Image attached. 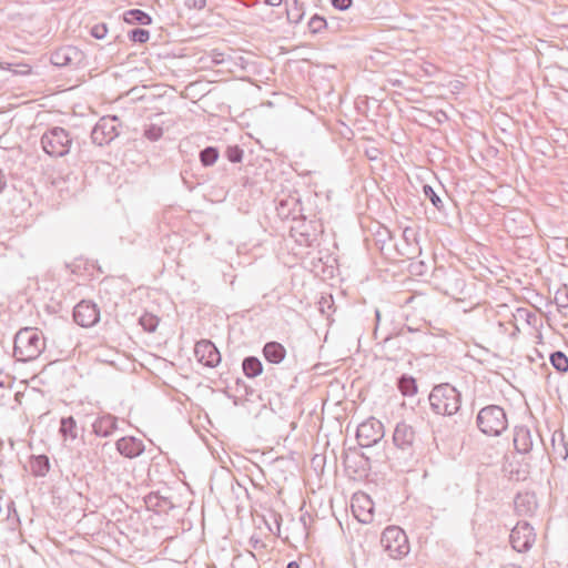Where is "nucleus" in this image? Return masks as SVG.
Here are the masks:
<instances>
[{
  "mask_svg": "<svg viewBox=\"0 0 568 568\" xmlns=\"http://www.w3.org/2000/svg\"><path fill=\"white\" fill-rule=\"evenodd\" d=\"M206 0H186L185 6L190 9L201 10L205 7Z\"/></svg>",
  "mask_w": 568,
  "mask_h": 568,
  "instance_id": "36",
  "label": "nucleus"
},
{
  "mask_svg": "<svg viewBox=\"0 0 568 568\" xmlns=\"http://www.w3.org/2000/svg\"><path fill=\"white\" fill-rule=\"evenodd\" d=\"M352 511L358 521L368 524L374 517V503L365 493H356L352 498Z\"/></svg>",
  "mask_w": 568,
  "mask_h": 568,
  "instance_id": "12",
  "label": "nucleus"
},
{
  "mask_svg": "<svg viewBox=\"0 0 568 568\" xmlns=\"http://www.w3.org/2000/svg\"><path fill=\"white\" fill-rule=\"evenodd\" d=\"M244 510V506H241V505H237L236 506V511H237V515L241 517V513Z\"/></svg>",
  "mask_w": 568,
  "mask_h": 568,
  "instance_id": "44",
  "label": "nucleus"
},
{
  "mask_svg": "<svg viewBox=\"0 0 568 568\" xmlns=\"http://www.w3.org/2000/svg\"><path fill=\"white\" fill-rule=\"evenodd\" d=\"M501 568H523V567L508 564V565L503 566Z\"/></svg>",
  "mask_w": 568,
  "mask_h": 568,
  "instance_id": "45",
  "label": "nucleus"
},
{
  "mask_svg": "<svg viewBox=\"0 0 568 568\" xmlns=\"http://www.w3.org/2000/svg\"><path fill=\"white\" fill-rule=\"evenodd\" d=\"M479 429L488 436H499L507 429L508 420L504 409L496 405L484 407L477 416Z\"/></svg>",
  "mask_w": 568,
  "mask_h": 568,
  "instance_id": "5",
  "label": "nucleus"
},
{
  "mask_svg": "<svg viewBox=\"0 0 568 568\" xmlns=\"http://www.w3.org/2000/svg\"><path fill=\"white\" fill-rule=\"evenodd\" d=\"M74 322L82 327H91L100 320V311L95 303L82 300L73 310Z\"/></svg>",
  "mask_w": 568,
  "mask_h": 568,
  "instance_id": "10",
  "label": "nucleus"
},
{
  "mask_svg": "<svg viewBox=\"0 0 568 568\" xmlns=\"http://www.w3.org/2000/svg\"><path fill=\"white\" fill-rule=\"evenodd\" d=\"M247 182H248V179H244L243 185L245 186Z\"/></svg>",
  "mask_w": 568,
  "mask_h": 568,
  "instance_id": "46",
  "label": "nucleus"
},
{
  "mask_svg": "<svg viewBox=\"0 0 568 568\" xmlns=\"http://www.w3.org/2000/svg\"><path fill=\"white\" fill-rule=\"evenodd\" d=\"M45 349L43 333L36 327L20 328L13 339V356L19 362L37 359Z\"/></svg>",
  "mask_w": 568,
  "mask_h": 568,
  "instance_id": "1",
  "label": "nucleus"
},
{
  "mask_svg": "<svg viewBox=\"0 0 568 568\" xmlns=\"http://www.w3.org/2000/svg\"><path fill=\"white\" fill-rule=\"evenodd\" d=\"M352 3L353 0H332V4L338 10H346L352 6Z\"/></svg>",
  "mask_w": 568,
  "mask_h": 568,
  "instance_id": "37",
  "label": "nucleus"
},
{
  "mask_svg": "<svg viewBox=\"0 0 568 568\" xmlns=\"http://www.w3.org/2000/svg\"><path fill=\"white\" fill-rule=\"evenodd\" d=\"M118 428V418L111 414L99 416L92 424V430L97 436L109 437Z\"/></svg>",
  "mask_w": 568,
  "mask_h": 568,
  "instance_id": "14",
  "label": "nucleus"
},
{
  "mask_svg": "<svg viewBox=\"0 0 568 568\" xmlns=\"http://www.w3.org/2000/svg\"><path fill=\"white\" fill-rule=\"evenodd\" d=\"M325 24H326L325 20L321 17H313L310 21V27L314 31H318V30L323 29L325 27Z\"/></svg>",
  "mask_w": 568,
  "mask_h": 568,
  "instance_id": "34",
  "label": "nucleus"
},
{
  "mask_svg": "<svg viewBox=\"0 0 568 568\" xmlns=\"http://www.w3.org/2000/svg\"><path fill=\"white\" fill-rule=\"evenodd\" d=\"M7 186V178L3 173V171L0 169V193L6 189Z\"/></svg>",
  "mask_w": 568,
  "mask_h": 568,
  "instance_id": "40",
  "label": "nucleus"
},
{
  "mask_svg": "<svg viewBox=\"0 0 568 568\" xmlns=\"http://www.w3.org/2000/svg\"><path fill=\"white\" fill-rule=\"evenodd\" d=\"M429 403L435 413L439 415H453L459 409V394L449 384L436 386L430 395Z\"/></svg>",
  "mask_w": 568,
  "mask_h": 568,
  "instance_id": "4",
  "label": "nucleus"
},
{
  "mask_svg": "<svg viewBox=\"0 0 568 568\" xmlns=\"http://www.w3.org/2000/svg\"><path fill=\"white\" fill-rule=\"evenodd\" d=\"M536 540L534 528L527 523H518L511 530L510 542L515 550L523 552L531 548Z\"/></svg>",
  "mask_w": 568,
  "mask_h": 568,
  "instance_id": "9",
  "label": "nucleus"
},
{
  "mask_svg": "<svg viewBox=\"0 0 568 568\" xmlns=\"http://www.w3.org/2000/svg\"><path fill=\"white\" fill-rule=\"evenodd\" d=\"M13 506V500L0 489V521L9 519L11 511L14 510Z\"/></svg>",
  "mask_w": 568,
  "mask_h": 568,
  "instance_id": "24",
  "label": "nucleus"
},
{
  "mask_svg": "<svg viewBox=\"0 0 568 568\" xmlns=\"http://www.w3.org/2000/svg\"><path fill=\"white\" fill-rule=\"evenodd\" d=\"M384 436L383 424L375 419L369 418L363 422L356 433L357 442L363 447H371L379 442Z\"/></svg>",
  "mask_w": 568,
  "mask_h": 568,
  "instance_id": "8",
  "label": "nucleus"
},
{
  "mask_svg": "<svg viewBox=\"0 0 568 568\" xmlns=\"http://www.w3.org/2000/svg\"><path fill=\"white\" fill-rule=\"evenodd\" d=\"M12 201L20 203V207H19L20 212H22L27 206H29V204L27 203L26 199L20 193H14L13 197H12Z\"/></svg>",
  "mask_w": 568,
  "mask_h": 568,
  "instance_id": "38",
  "label": "nucleus"
},
{
  "mask_svg": "<svg viewBox=\"0 0 568 568\" xmlns=\"http://www.w3.org/2000/svg\"><path fill=\"white\" fill-rule=\"evenodd\" d=\"M30 471L36 477H44L50 470V459L47 455H32L29 460Z\"/></svg>",
  "mask_w": 568,
  "mask_h": 568,
  "instance_id": "17",
  "label": "nucleus"
},
{
  "mask_svg": "<svg viewBox=\"0 0 568 568\" xmlns=\"http://www.w3.org/2000/svg\"><path fill=\"white\" fill-rule=\"evenodd\" d=\"M194 355L199 363L210 368L216 367L221 362L219 349L209 339H202L195 344Z\"/></svg>",
  "mask_w": 568,
  "mask_h": 568,
  "instance_id": "11",
  "label": "nucleus"
},
{
  "mask_svg": "<svg viewBox=\"0 0 568 568\" xmlns=\"http://www.w3.org/2000/svg\"><path fill=\"white\" fill-rule=\"evenodd\" d=\"M262 373V364L258 359L251 357V377Z\"/></svg>",
  "mask_w": 568,
  "mask_h": 568,
  "instance_id": "35",
  "label": "nucleus"
},
{
  "mask_svg": "<svg viewBox=\"0 0 568 568\" xmlns=\"http://www.w3.org/2000/svg\"><path fill=\"white\" fill-rule=\"evenodd\" d=\"M106 33L108 26L103 22L94 24L90 30V34L98 40L104 39Z\"/></svg>",
  "mask_w": 568,
  "mask_h": 568,
  "instance_id": "31",
  "label": "nucleus"
},
{
  "mask_svg": "<svg viewBox=\"0 0 568 568\" xmlns=\"http://www.w3.org/2000/svg\"><path fill=\"white\" fill-rule=\"evenodd\" d=\"M550 362L558 372H568V357L562 352L554 353L550 356Z\"/></svg>",
  "mask_w": 568,
  "mask_h": 568,
  "instance_id": "26",
  "label": "nucleus"
},
{
  "mask_svg": "<svg viewBox=\"0 0 568 568\" xmlns=\"http://www.w3.org/2000/svg\"><path fill=\"white\" fill-rule=\"evenodd\" d=\"M59 433L64 440H75L78 438V425L73 416L61 418Z\"/></svg>",
  "mask_w": 568,
  "mask_h": 568,
  "instance_id": "18",
  "label": "nucleus"
},
{
  "mask_svg": "<svg viewBox=\"0 0 568 568\" xmlns=\"http://www.w3.org/2000/svg\"><path fill=\"white\" fill-rule=\"evenodd\" d=\"M119 126L120 123L116 115L101 118L92 129V142L99 146L111 143L120 134Z\"/></svg>",
  "mask_w": 568,
  "mask_h": 568,
  "instance_id": "6",
  "label": "nucleus"
},
{
  "mask_svg": "<svg viewBox=\"0 0 568 568\" xmlns=\"http://www.w3.org/2000/svg\"><path fill=\"white\" fill-rule=\"evenodd\" d=\"M129 39L134 43H145L150 39V32L142 28H134L128 33Z\"/></svg>",
  "mask_w": 568,
  "mask_h": 568,
  "instance_id": "27",
  "label": "nucleus"
},
{
  "mask_svg": "<svg viewBox=\"0 0 568 568\" xmlns=\"http://www.w3.org/2000/svg\"><path fill=\"white\" fill-rule=\"evenodd\" d=\"M424 193L425 195L432 201V203L436 206V207H439V203L442 202L440 199L437 196V194L435 193V191L433 190L432 186L429 185H425L424 186Z\"/></svg>",
  "mask_w": 568,
  "mask_h": 568,
  "instance_id": "33",
  "label": "nucleus"
},
{
  "mask_svg": "<svg viewBox=\"0 0 568 568\" xmlns=\"http://www.w3.org/2000/svg\"><path fill=\"white\" fill-rule=\"evenodd\" d=\"M242 369L246 377H248V356L244 357L242 361Z\"/></svg>",
  "mask_w": 568,
  "mask_h": 568,
  "instance_id": "41",
  "label": "nucleus"
},
{
  "mask_svg": "<svg viewBox=\"0 0 568 568\" xmlns=\"http://www.w3.org/2000/svg\"><path fill=\"white\" fill-rule=\"evenodd\" d=\"M415 437V430L410 425L399 423L394 430L393 439L397 447L405 449L413 446Z\"/></svg>",
  "mask_w": 568,
  "mask_h": 568,
  "instance_id": "15",
  "label": "nucleus"
},
{
  "mask_svg": "<svg viewBox=\"0 0 568 568\" xmlns=\"http://www.w3.org/2000/svg\"><path fill=\"white\" fill-rule=\"evenodd\" d=\"M41 148L50 158L58 159L68 155L73 144V138L68 130L52 126L45 130L40 139Z\"/></svg>",
  "mask_w": 568,
  "mask_h": 568,
  "instance_id": "2",
  "label": "nucleus"
},
{
  "mask_svg": "<svg viewBox=\"0 0 568 568\" xmlns=\"http://www.w3.org/2000/svg\"><path fill=\"white\" fill-rule=\"evenodd\" d=\"M84 59V52L74 45L60 47L55 49L50 55L51 63L59 68H78L83 63Z\"/></svg>",
  "mask_w": 568,
  "mask_h": 568,
  "instance_id": "7",
  "label": "nucleus"
},
{
  "mask_svg": "<svg viewBox=\"0 0 568 568\" xmlns=\"http://www.w3.org/2000/svg\"><path fill=\"white\" fill-rule=\"evenodd\" d=\"M219 155L217 148L206 146L200 151L199 158L203 166H211L217 161Z\"/></svg>",
  "mask_w": 568,
  "mask_h": 568,
  "instance_id": "22",
  "label": "nucleus"
},
{
  "mask_svg": "<svg viewBox=\"0 0 568 568\" xmlns=\"http://www.w3.org/2000/svg\"><path fill=\"white\" fill-rule=\"evenodd\" d=\"M287 568H301L300 565L295 561H292L287 565Z\"/></svg>",
  "mask_w": 568,
  "mask_h": 568,
  "instance_id": "43",
  "label": "nucleus"
},
{
  "mask_svg": "<svg viewBox=\"0 0 568 568\" xmlns=\"http://www.w3.org/2000/svg\"><path fill=\"white\" fill-rule=\"evenodd\" d=\"M144 501L148 509H152L156 513H166L173 508V503L170 498L163 497L159 493H150Z\"/></svg>",
  "mask_w": 568,
  "mask_h": 568,
  "instance_id": "16",
  "label": "nucleus"
},
{
  "mask_svg": "<svg viewBox=\"0 0 568 568\" xmlns=\"http://www.w3.org/2000/svg\"><path fill=\"white\" fill-rule=\"evenodd\" d=\"M514 443L518 450H520L523 453L528 452L529 450L528 433L524 432V430L517 432Z\"/></svg>",
  "mask_w": 568,
  "mask_h": 568,
  "instance_id": "29",
  "label": "nucleus"
},
{
  "mask_svg": "<svg viewBox=\"0 0 568 568\" xmlns=\"http://www.w3.org/2000/svg\"><path fill=\"white\" fill-rule=\"evenodd\" d=\"M9 384V375L0 367V387H6Z\"/></svg>",
  "mask_w": 568,
  "mask_h": 568,
  "instance_id": "39",
  "label": "nucleus"
},
{
  "mask_svg": "<svg viewBox=\"0 0 568 568\" xmlns=\"http://www.w3.org/2000/svg\"><path fill=\"white\" fill-rule=\"evenodd\" d=\"M266 3L272 7H278L282 3V0H266Z\"/></svg>",
  "mask_w": 568,
  "mask_h": 568,
  "instance_id": "42",
  "label": "nucleus"
},
{
  "mask_svg": "<svg viewBox=\"0 0 568 568\" xmlns=\"http://www.w3.org/2000/svg\"><path fill=\"white\" fill-rule=\"evenodd\" d=\"M381 546L392 559H402L410 550L408 537L398 526H388L383 530Z\"/></svg>",
  "mask_w": 568,
  "mask_h": 568,
  "instance_id": "3",
  "label": "nucleus"
},
{
  "mask_svg": "<svg viewBox=\"0 0 568 568\" xmlns=\"http://www.w3.org/2000/svg\"><path fill=\"white\" fill-rule=\"evenodd\" d=\"M235 392H236V394L233 395V397H234V403L237 405L240 402H243L246 399V396L248 395V386L244 382L237 379Z\"/></svg>",
  "mask_w": 568,
  "mask_h": 568,
  "instance_id": "30",
  "label": "nucleus"
},
{
  "mask_svg": "<svg viewBox=\"0 0 568 568\" xmlns=\"http://www.w3.org/2000/svg\"><path fill=\"white\" fill-rule=\"evenodd\" d=\"M263 353L268 362L278 364L284 359L286 352L281 344L271 342L264 346Z\"/></svg>",
  "mask_w": 568,
  "mask_h": 568,
  "instance_id": "20",
  "label": "nucleus"
},
{
  "mask_svg": "<svg viewBox=\"0 0 568 568\" xmlns=\"http://www.w3.org/2000/svg\"><path fill=\"white\" fill-rule=\"evenodd\" d=\"M398 389L403 396L412 397L418 392V385L414 377L404 375L398 382Z\"/></svg>",
  "mask_w": 568,
  "mask_h": 568,
  "instance_id": "21",
  "label": "nucleus"
},
{
  "mask_svg": "<svg viewBox=\"0 0 568 568\" xmlns=\"http://www.w3.org/2000/svg\"><path fill=\"white\" fill-rule=\"evenodd\" d=\"M225 155L232 163H239L242 161L244 151L239 145H229Z\"/></svg>",
  "mask_w": 568,
  "mask_h": 568,
  "instance_id": "28",
  "label": "nucleus"
},
{
  "mask_svg": "<svg viewBox=\"0 0 568 568\" xmlns=\"http://www.w3.org/2000/svg\"><path fill=\"white\" fill-rule=\"evenodd\" d=\"M115 448L125 458H135L145 450L143 442L134 436H124L116 440Z\"/></svg>",
  "mask_w": 568,
  "mask_h": 568,
  "instance_id": "13",
  "label": "nucleus"
},
{
  "mask_svg": "<svg viewBox=\"0 0 568 568\" xmlns=\"http://www.w3.org/2000/svg\"><path fill=\"white\" fill-rule=\"evenodd\" d=\"M123 20L129 24L141 26H149L152 22L151 16L141 9L126 10L123 14Z\"/></svg>",
  "mask_w": 568,
  "mask_h": 568,
  "instance_id": "19",
  "label": "nucleus"
},
{
  "mask_svg": "<svg viewBox=\"0 0 568 568\" xmlns=\"http://www.w3.org/2000/svg\"><path fill=\"white\" fill-rule=\"evenodd\" d=\"M159 323L160 318L156 315L148 312L143 313L139 318V324L148 333L155 332Z\"/></svg>",
  "mask_w": 568,
  "mask_h": 568,
  "instance_id": "23",
  "label": "nucleus"
},
{
  "mask_svg": "<svg viewBox=\"0 0 568 568\" xmlns=\"http://www.w3.org/2000/svg\"><path fill=\"white\" fill-rule=\"evenodd\" d=\"M525 504L527 505H535V499L532 496L526 494V495H523V496H518L517 497V500H516V507L518 510H523V507L525 506Z\"/></svg>",
  "mask_w": 568,
  "mask_h": 568,
  "instance_id": "32",
  "label": "nucleus"
},
{
  "mask_svg": "<svg viewBox=\"0 0 568 568\" xmlns=\"http://www.w3.org/2000/svg\"><path fill=\"white\" fill-rule=\"evenodd\" d=\"M163 135V128L159 124L150 123L145 124L143 129V136L149 141L155 142Z\"/></svg>",
  "mask_w": 568,
  "mask_h": 568,
  "instance_id": "25",
  "label": "nucleus"
}]
</instances>
